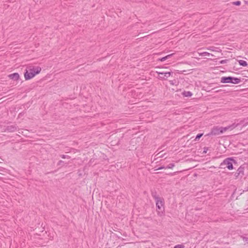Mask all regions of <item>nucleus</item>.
Instances as JSON below:
<instances>
[{
	"label": "nucleus",
	"mask_w": 248,
	"mask_h": 248,
	"mask_svg": "<svg viewBox=\"0 0 248 248\" xmlns=\"http://www.w3.org/2000/svg\"><path fill=\"white\" fill-rule=\"evenodd\" d=\"M233 4L235 5H240L241 4V1H236L234 2H233Z\"/></svg>",
	"instance_id": "6ab92c4d"
},
{
	"label": "nucleus",
	"mask_w": 248,
	"mask_h": 248,
	"mask_svg": "<svg viewBox=\"0 0 248 248\" xmlns=\"http://www.w3.org/2000/svg\"><path fill=\"white\" fill-rule=\"evenodd\" d=\"M202 135H203L202 133H201V134H198L196 136V138H195L194 140H198L202 137Z\"/></svg>",
	"instance_id": "ddd939ff"
},
{
	"label": "nucleus",
	"mask_w": 248,
	"mask_h": 248,
	"mask_svg": "<svg viewBox=\"0 0 248 248\" xmlns=\"http://www.w3.org/2000/svg\"><path fill=\"white\" fill-rule=\"evenodd\" d=\"M232 163H236V161L232 157L227 158L220 164V168H225V166H226L228 169L232 170L233 169Z\"/></svg>",
	"instance_id": "7ed1b4c3"
},
{
	"label": "nucleus",
	"mask_w": 248,
	"mask_h": 248,
	"mask_svg": "<svg viewBox=\"0 0 248 248\" xmlns=\"http://www.w3.org/2000/svg\"><path fill=\"white\" fill-rule=\"evenodd\" d=\"M17 129L15 125H8L6 128V130L10 132H13L15 131Z\"/></svg>",
	"instance_id": "6e6552de"
},
{
	"label": "nucleus",
	"mask_w": 248,
	"mask_h": 248,
	"mask_svg": "<svg viewBox=\"0 0 248 248\" xmlns=\"http://www.w3.org/2000/svg\"><path fill=\"white\" fill-rule=\"evenodd\" d=\"M165 154H161V152L158 153L157 154H156L155 155V156H157V158L158 157H162Z\"/></svg>",
	"instance_id": "f3484780"
},
{
	"label": "nucleus",
	"mask_w": 248,
	"mask_h": 248,
	"mask_svg": "<svg viewBox=\"0 0 248 248\" xmlns=\"http://www.w3.org/2000/svg\"><path fill=\"white\" fill-rule=\"evenodd\" d=\"M41 71V68L39 66H34L32 68L26 70L24 73L26 80H29L33 78L36 75L39 74Z\"/></svg>",
	"instance_id": "f03ea898"
},
{
	"label": "nucleus",
	"mask_w": 248,
	"mask_h": 248,
	"mask_svg": "<svg viewBox=\"0 0 248 248\" xmlns=\"http://www.w3.org/2000/svg\"><path fill=\"white\" fill-rule=\"evenodd\" d=\"M228 61V60H221L219 62V63L220 64H224L226 63Z\"/></svg>",
	"instance_id": "aec40b11"
},
{
	"label": "nucleus",
	"mask_w": 248,
	"mask_h": 248,
	"mask_svg": "<svg viewBox=\"0 0 248 248\" xmlns=\"http://www.w3.org/2000/svg\"><path fill=\"white\" fill-rule=\"evenodd\" d=\"M172 55H173V54H171L168 55L165 57H164L160 59V61L161 62H164L165 60H166L167 59L170 58Z\"/></svg>",
	"instance_id": "f8f14e48"
},
{
	"label": "nucleus",
	"mask_w": 248,
	"mask_h": 248,
	"mask_svg": "<svg viewBox=\"0 0 248 248\" xmlns=\"http://www.w3.org/2000/svg\"><path fill=\"white\" fill-rule=\"evenodd\" d=\"M208 148L207 147H204L203 153H206L207 152Z\"/></svg>",
	"instance_id": "b1692460"
},
{
	"label": "nucleus",
	"mask_w": 248,
	"mask_h": 248,
	"mask_svg": "<svg viewBox=\"0 0 248 248\" xmlns=\"http://www.w3.org/2000/svg\"><path fill=\"white\" fill-rule=\"evenodd\" d=\"M183 94L184 95V96H186V92L184 91L183 93Z\"/></svg>",
	"instance_id": "a878e982"
},
{
	"label": "nucleus",
	"mask_w": 248,
	"mask_h": 248,
	"mask_svg": "<svg viewBox=\"0 0 248 248\" xmlns=\"http://www.w3.org/2000/svg\"><path fill=\"white\" fill-rule=\"evenodd\" d=\"M241 238H242L243 239V242L245 243H246V244H248V237H246L245 236H241Z\"/></svg>",
	"instance_id": "4468645a"
},
{
	"label": "nucleus",
	"mask_w": 248,
	"mask_h": 248,
	"mask_svg": "<svg viewBox=\"0 0 248 248\" xmlns=\"http://www.w3.org/2000/svg\"><path fill=\"white\" fill-rule=\"evenodd\" d=\"M159 74L164 75V77H161L162 78H168L170 76V72L160 73Z\"/></svg>",
	"instance_id": "9d476101"
},
{
	"label": "nucleus",
	"mask_w": 248,
	"mask_h": 248,
	"mask_svg": "<svg viewBox=\"0 0 248 248\" xmlns=\"http://www.w3.org/2000/svg\"><path fill=\"white\" fill-rule=\"evenodd\" d=\"M239 62V63L240 65L241 66H246L248 65V63L247 62L245 61H243V60H239L238 61Z\"/></svg>",
	"instance_id": "9b49d317"
},
{
	"label": "nucleus",
	"mask_w": 248,
	"mask_h": 248,
	"mask_svg": "<svg viewBox=\"0 0 248 248\" xmlns=\"http://www.w3.org/2000/svg\"><path fill=\"white\" fill-rule=\"evenodd\" d=\"M166 169V167H161L158 168V170H161V169Z\"/></svg>",
	"instance_id": "393cba45"
},
{
	"label": "nucleus",
	"mask_w": 248,
	"mask_h": 248,
	"mask_svg": "<svg viewBox=\"0 0 248 248\" xmlns=\"http://www.w3.org/2000/svg\"><path fill=\"white\" fill-rule=\"evenodd\" d=\"M239 124L242 125L243 126H246L248 124V121L247 120L246 122L245 121H241L239 124H235L234 123L225 127L214 126L211 129L210 133L208 134V135L216 136L220 135L228 130H232L233 129Z\"/></svg>",
	"instance_id": "f257e3e1"
},
{
	"label": "nucleus",
	"mask_w": 248,
	"mask_h": 248,
	"mask_svg": "<svg viewBox=\"0 0 248 248\" xmlns=\"http://www.w3.org/2000/svg\"><path fill=\"white\" fill-rule=\"evenodd\" d=\"M63 163V161H62V160H60L58 162V164H57V165L58 166H62V163Z\"/></svg>",
	"instance_id": "5701e85b"
},
{
	"label": "nucleus",
	"mask_w": 248,
	"mask_h": 248,
	"mask_svg": "<svg viewBox=\"0 0 248 248\" xmlns=\"http://www.w3.org/2000/svg\"><path fill=\"white\" fill-rule=\"evenodd\" d=\"M174 166V164L173 163H171L169 164L167 167H166V169H172Z\"/></svg>",
	"instance_id": "dca6fc26"
},
{
	"label": "nucleus",
	"mask_w": 248,
	"mask_h": 248,
	"mask_svg": "<svg viewBox=\"0 0 248 248\" xmlns=\"http://www.w3.org/2000/svg\"><path fill=\"white\" fill-rule=\"evenodd\" d=\"M192 95V93L189 92V91H187V97H191Z\"/></svg>",
	"instance_id": "4be33fe9"
},
{
	"label": "nucleus",
	"mask_w": 248,
	"mask_h": 248,
	"mask_svg": "<svg viewBox=\"0 0 248 248\" xmlns=\"http://www.w3.org/2000/svg\"><path fill=\"white\" fill-rule=\"evenodd\" d=\"M232 77H223L221 78V82L223 83H232Z\"/></svg>",
	"instance_id": "423d86ee"
},
{
	"label": "nucleus",
	"mask_w": 248,
	"mask_h": 248,
	"mask_svg": "<svg viewBox=\"0 0 248 248\" xmlns=\"http://www.w3.org/2000/svg\"><path fill=\"white\" fill-rule=\"evenodd\" d=\"M232 83L238 84L241 82V79L237 78L232 77Z\"/></svg>",
	"instance_id": "1a4fd4ad"
},
{
	"label": "nucleus",
	"mask_w": 248,
	"mask_h": 248,
	"mask_svg": "<svg viewBox=\"0 0 248 248\" xmlns=\"http://www.w3.org/2000/svg\"><path fill=\"white\" fill-rule=\"evenodd\" d=\"M201 55L203 56H209L210 55L213 56L212 54H211L210 53H209L207 52H204L202 53L201 54Z\"/></svg>",
	"instance_id": "2eb2a0df"
},
{
	"label": "nucleus",
	"mask_w": 248,
	"mask_h": 248,
	"mask_svg": "<svg viewBox=\"0 0 248 248\" xmlns=\"http://www.w3.org/2000/svg\"><path fill=\"white\" fill-rule=\"evenodd\" d=\"M61 156L62 158H63V159H64V158L69 159L70 158V156H69V155H61Z\"/></svg>",
	"instance_id": "a211bd4d"
},
{
	"label": "nucleus",
	"mask_w": 248,
	"mask_h": 248,
	"mask_svg": "<svg viewBox=\"0 0 248 248\" xmlns=\"http://www.w3.org/2000/svg\"><path fill=\"white\" fill-rule=\"evenodd\" d=\"M153 197L155 199V201L156 203V207L157 208V210H160V212L159 211H157L158 212V214H160V212L162 213L163 211H164V200L162 198H160L158 196H156V195L153 194Z\"/></svg>",
	"instance_id": "20e7f679"
},
{
	"label": "nucleus",
	"mask_w": 248,
	"mask_h": 248,
	"mask_svg": "<svg viewBox=\"0 0 248 248\" xmlns=\"http://www.w3.org/2000/svg\"><path fill=\"white\" fill-rule=\"evenodd\" d=\"M244 167L241 166L240 167H239L236 172L234 174L235 178H238L239 176L242 177L244 175Z\"/></svg>",
	"instance_id": "39448f33"
},
{
	"label": "nucleus",
	"mask_w": 248,
	"mask_h": 248,
	"mask_svg": "<svg viewBox=\"0 0 248 248\" xmlns=\"http://www.w3.org/2000/svg\"><path fill=\"white\" fill-rule=\"evenodd\" d=\"M9 77L14 80H17L19 78V75L17 73H15L9 75Z\"/></svg>",
	"instance_id": "0eeeda50"
},
{
	"label": "nucleus",
	"mask_w": 248,
	"mask_h": 248,
	"mask_svg": "<svg viewBox=\"0 0 248 248\" xmlns=\"http://www.w3.org/2000/svg\"><path fill=\"white\" fill-rule=\"evenodd\" d=\"M174 248H184V246L181 245H177Z\"/></svg>",
	"instance_id": "412c9836"
}]
</instances>
